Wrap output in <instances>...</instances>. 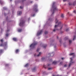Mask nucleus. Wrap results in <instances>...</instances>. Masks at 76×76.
I'll list each match as a JSON object with an SVG mask.
<instances>
[{"instance_id": "nucleus-1", "label": "nucleus", "mask_w": 76, "mask_h": 76, "mask_svg": "<svg viewBox=\"0 0 76 76\" xmlns=\"http://www.w3.org/2000/svg\"><path fill=\"white\" fill-rule=\"evenodd\" d=\"M54 4H55V2H53V5H52V7L53 8V13H52V15H53V14H54V13L55 12V11H56V10H58V9L57 8V7H54Z\"/></svg>"}, {"instance_id": "nucleus-2", "label": "nucleus", "mask_w": 76, "mask_h": 76, "mask_svg": "<svg viewBox=\"0 0 76 76\" xmlns=\"http://www.w3.org/2000/svg\"><path fill=\"white\" fill-rule=\"evenodd\" d=\"M37 45V42H34L30 45V47H33V48H34Z\"/></svg>"}, {"instance_id": "nucleus-3", "label": "nucleus", "mask_w": 76, "mask_h": 76, "mask_svg": "<svg viewBox=\"0 0 76 76\" xmlns=\"http://www.w3.org/2000/svg\"><path fill=\"white\" fill-rule=\"evenodd\" d=\"M61 25V22H59L58 23V25H55V29L53 30V32H55V31H56V30H57V29H56V28H57V27H58V26H59V25Z\"/></svg>"}, {"instance_id": "nucleus-4", "label": "nucleus", "mask_w": 76, "mask_h": 76, "mask_svg": "<svg viewBox=\"0 0 76 76\" xmlns=\"http://www.w3.org/2000/svg\"><path fill=\"white\" fill-rule=\"evenodd\" d=\"M34 10L35 12H38V9H37V5H35L34 6Z\"/></svg>"}, {"instance_id": "nucleus-5", "label": "nucleus", "mask_w": 76, "mask_h": 76, "mask_svg": "<svg viewBox=\"0 0 76 76\" xmlns=\"http://www.w3.org/2000/svg\"><path fill=\"white\" fill-rule=\"evenodd\" d=\"M25 21L24 20H22L21 21L20 23V26H23L24 25V23H25Z\"/></svg>"}, {"instance_id": "nucleus-6", "label": "nucleus", "mask_w": 76, "mask_h": 76, "mask_svg": "<svg viewBox=\"0 0 76 76\" xmlns=\"http://www.w3.org/2000/svg\"><path fill=\"white\" fill-rule=\"evenodd\" d=\"M42 32V30H40L39 31L37 34V36H39L41 33Z\"/></svg>"}, {"instance_id": "nucleus-7", "label": "nucleus", "mask_w": 76, "mask_h": 76, "mask_svg": "<svg viewBox=\"0 0 76 76\" xmlns=\"http://www.w3.org/2000/svg\"><path fill=\"white\" fill-rule=\"evenodd\" d=\"M70 59H71V61H70V63L69 65V67H70V66H71V65H72V64H73V63H74V62H72V58H70Z\"/></svg>"}, {"instance_id": "nucleus-8", "label": "nucleus", "mask_w": 76, "mask_h": 76, "mask_svg": "<svg viewBox=\"0 0 76 76\" xmlns=\"http://www.w3.org/2000/svg\"><path fill=\"white\" fill-rule=\"evenodd\" d=\"M36 70L37 69L36 68V67H34L33 68L32 72H35V71H36Z\"/></svg>"}, {"instance_id": "nucleus-9", "label": "nucleus", "mask_w": 76, "mask_h": 76, "mask_svg": "<svg viewBox=\"0 0 76 76\" xmlns=\"http://www.w3.org/2000/svg\"><path fill=\"white\" fill-rule=\"evenodd\" d=\"M69 56H73V57H75V53H72L69 54Z\"/></svg>"}, {"instance_id": "nucleus-10", "label": "nucleus", "mask_w": 76, "mask_h": 76, "mask_svg": "<svg viewBox=\"0 0 76 76\" xmlns=\"http://www.w3.org/2000/svg\"><path fill=\"white\" fill-rule=\"evenodd\" d=\"M7 45V44L6 43L4 44H1L0 45V46H3L4 47H6Z\"/></svg>"}, {"instance_id": "nucleus-11", "label": "nucleus", "mask_w": 76, "mask_h": 76, "mask_svg": "<svg viewBox=\"0 0 76 76\" xmlns=\"http://www.w3.org/2000/svg\"><path fill=\"white\" fill-rule=\"evenodd\" d=\"M49 55H50V56L53 57V56H54V53H52L50 54V53H49Z\"/></svg>"}, {"instance_id": "nucleus-12", "label": "nucleus", "mask_w": 76, "mask_h": 76, "mask_svg": "<svg viewBox=\"0 0 76 76\" xmlns=\"http://www.w3.org/2000/svg\"><path fill=\"white\" fill-rule=\"evenodd\" d=\"M12 39L15 41H17V39L16 38H14Z\"/></svg>"}, {"instance_id": "nucleus-13", "label": "nucleus", "mask_w": 76, "mask_h": 76, "mask_svg": "<svg viewBox=\"0 0 76 76\" xmlns=\"http://www.w3.org/2000/svg\"><path fill=\"white\" fill-rule=\"evenodd\" d=\"M57 61H54L53 62V64H57Z\"/></svg>"}, {"instance_id": "nucleus-14", "label": "nucleus", "mask_w": 76, "mask_h": 76, "mask_svg": "<svg viewBox=\"0 0 76 76\" xmlns=\"http://www.w3.org/2000/svg\"><path fill=\"white\" fill-rule=\"evenodd\" d=\"M19 49H17L15 50V53H18L19 52Z\"/></svg>"}, {"instance_id": "nucleus-15", "label": "nucleus", "mask_w": 76, "mask_h": 76, "mask_svg": "<svg viewBox=\"0 0 76 76\" xmlns=\"http://www.w3.org/2000/svg\"><path fill=\"white\" fill-rule=\"evenodd\" d=\"M58 20H57V19H56V20H55V22L56 23V24H57V23H58Z\"/></svg>"}, {"instance_id": "nucleus-16", "label": "nucleus", "mask_w": 76, "mask_h": 76, "mask_svg": "<svg viewBox=\"0 0 76 76\" xmlns=\"http://www.w3.org/2000/svg\"><path fill=\"white\" fill-rule=\"evenodd\" d=\"M41 54V52H40L38 55H37V57H39V56H40Z\"/></svg>"}, {"instance_id": "nucleus-17", "label": "nucleus", "mask_w": 76, "mask_h": 76, "mask_svg": "<svg viewBox=\"0 0 76 76\" xmlns=\"http://www.w3.org/2000/svg\"><path fill=\"white\" fill-rule=\"evenodd\" d=\"M22 31V29H19L18 30V32H21Z\"/></svg>"}, {"instance_id": "nucleus-18", "label": "nucleus", "mask_w": 76, "mask_h": 76, "mask_svg": "<svg viewBox=\"0 0 76 76\" xmlns=\"http://www.w3.org/2000/svg\"><path fill=\"white\" fill-rule=\"evenodd\" d=\"M29 65V64H26L25 66V67H28Z\"/></svg>"}, {"instance_id": "nucleus-19", "label": "nucleus", "mask_w": 76, "mask_h": 76, "mask_svg": "<svg viewBox=\"0 0 76 76\" xmlns=\"http://www.w3.org/2000/svg\"><path fill=\"white\" fill-rule=\"evenodd\" d=\"M19 15H20L22 14V11H19Z\"/></svg>"}, {"instance_id": "nucleus-20", "label": "nucleus", "mask_w": 76, "mask_h": 76, "mask_svg": "<svg viewBox=\"0 0 76 76\" xmlns=\"http://www.w3.org/2000/svg\"><path fill=\"white\" fill-rule=\"evenodd\" d=\"M47 46V45H45L43 46V48H46Z\"/></svg>"}, {"instance_id": "nucleus-21", "label": "nucleus", "mask_w": 76, "mask_h": 76, "mask_svg": "<svg viewBox=\"0 0 76 76\" xmlns=\"http://www.w3.org/2000/svg\"><path fill=\"white\" fill-rule=\"evenodd\" d=\"M45 60V58L43 57L42 58V61H43V60Z\"/></svg>"}, {"instance_id": "nucleus-22", "label": "nucleus", "mask_w": 76, "mask_h": 76, "mask_svg": "<svg viewBox=\"0 0 76 76\" xmlns=\"http://www.w3.org/2000/svg\"><path fill=\"white\" fill-rule=\"evenodd\" d=\"M75 39H76V36H74V38L73 39V40H75Z\"/></svg>"}, {"instance_id": "nucleus-23", "label": "nucleus", "mask_w": 76, "mask_h": 76, "mask_svg": "<svg viewBox=\"0 0 76 76\" xmlns=\"http://www.w3.org/2000/svg\"><path fill=\"white\" fill-rule=\"evenodd\" d=\"M68 39V37H65V40H66V39Z\"/></svg>"}, {"instance_id": "nucleus-24", "label": "nucleus", "mask_w": 76, "mask_h": 76, "mask_svg": "<svg viewBox=\"0 0 76 76\" xmlns=\"http://www.w3.org/2000/svg\"><path fill=\"white\" fill-rule=\"evenodd\" d=\"M3 9L4 10H6L7 8L6 7H4L3 8Z\"/></svg>"}, {"instance_id": "nucleus-25", "label": "nucleus", "mask_w": 76, "mask_h": 76, "mask_svg": "<svg viewBox=\"0 0 76 76\" xmlns=\"http://www.w3.org/2000/svg\"><path fill=\"white\" fill-rule=\"evenodd\" d=\"M72 42V40H69V43L70 44V43H71Z\"/></svg>"}, {"instance_id": "nucleus-26", "label": "nucleus", "mask_w": 76, "mask_h": 76, "mask_svg": "<svg viewBox=\"0 0 76 76\" xmlns=\"http://www.w3.org/2000/svg\"><path fill=\"white\" fill-rule=\"evenodd\" d=\"M3 52V50H0V53H2Z\"/></svg>"}, {"instance_id": "nucleus-27", "label": "nucleus", "mask_w": 76, "mask_h": 76, "mask_svg": "<svg viewBox=\"0 0 76 76\" xmlns=\"http://www.w3.org/2000/svg\"><path fill=\"white\" fill-rule=\"evenodd\" d=\"M61 17L62 18H64V15H63V14H62L61 15Z\"/></svg>"}, {"instance_id": "nucleus-28", "label": "nucleus", "mask_w": 76, "mask_h": 76, "mask_svg": "<svg viewBox=\"0 0 76 76\" xmlns=\"http://www.w3.org/2000/svg\"><path fill=\"white\" fill-rule=\"evenodd\" d=\"M67 65L66 64H65L64 65V67H67Z\"/></svg>"}, {"instance_id": "nucleus-29", "label": "nucleus", "mask_w": 76, "mask_h": 76, "mask_svg": "<svg viewBox=\"0 0 76 76\" xmlns=\"http://www.w3.org/2000/svg\"><path fill=\"white\" fill-rule=\"evenodd\" d=\"M45 34H48V32H47V31H45Z\"/></svg>"}, {"instance_id": "nucleus-30", "label": "nucleus", "mask_w": 76, "mask_h": 76, "mask_svg": "<svg viewBox=\"0 0 76 76\" xmlns=\"http://www.w3.org/2000/svg\"><path fill=\"white\" fill-rule=\"evenodd\" d=\"M69 31V28H67V29H66V32H67V31Z\"/></svg>"}, {"instance_id": "nucleus-31", "label": "nucleus", "mask_w": 76, "mask_h": 76, "mask_svg": "<svg viewBox=\"0 0 76 76\" xmlns=\"http://www.w3.org/2000/svg\"><path fill=\"white\" fill-rule=\"evenodd\" d=\"M43 67H44L45 69L46 68V67H45V65H44L43 66Z\"/></svg>"}, {"instance_id": "nucleus-32", "label": "nucleus", "mask_w": 76, "mask_h": 76, "mask_svg": "<svg viewBox=\"0 0 76 76\" xmlns=\"http://www.w3.org/2000/svg\"><path fill=\"white\" fill-rule=\"evenodd\" d=\"M51 69H52V68H49L48 69V70H51Z\"/></svg>"}, {"instance_id": "nucleus-33", "label": "nucleus", "mask_w": 76, "mask_h": 76, "mask_svg": "<svg viewBox=\"0 0 76 76\" xmlns=\"http://www.w3.org/2000/svg\"><path fill=\"white\" fill-rule=\"evenodd\" d=\"M20 9H23V7H22V6H20Z\"/></svg>"}, {"instance_id": "nucleus-34", "label": "nucleus", "mask_w": 76, "mask_h": 76, "mask_svg": "<svg viewBox=\"0 0 76 76\" xmlns=\"http://www.w3.org/2000/svg\"><path fill=\"white\" fill-rule=\"evenodd\" d=\"M8 35H9V34H6V37H8Z\"/></svg>"}, {"instance_id": "nucleus-35", "label": "nucleus", "mask_w": 76, "mask_h": 76, "mask_svg": "<svg viewBox=\"0 0 76 76\" xmlns=\"http://www.w3.org/2000/svg\"><path fill=\"white\" fill-rule=\"evenodd\" d=\"M0 41L1 42H3V39H1Z\"/></svg>"}, {"instance_id": "nucleus-36", "label": "nucleus", "mask_w": 76, "mask_h": 76, "mask_svg": "<svg viewBox=\"0 0 76 76\" xmlns=\"http://www.w3.org/2000/svg\"><path fill=\"white\" fill-rule=\"evenodd\" d=\"M63 64V62H61L60 63V64Z\"/></svg>"}, {"instance_id": "nucleus-37", "label": "nucleus", "mask_w": 76, "mask_h": 76, "mask_svg": "<svg viewBox=\"0 0 76 76\" xmlns=\"http://www.w3.org/2000/svg\"><path fill=\"white\" fill-rule=\"evenodd\" d=\"M6 66H9V64H5Z\"/></svg>"}, {"instance_id": "nucleus-38", "label": "nucleus", "mask_w": 76, "mask_h": 76, "mask_svg": "<svg viewBox=\"0 0 76 76\" xmlns=\"http://www.w3.org/2000/svg\"><path fill=\"white\" fill-rule=\"evenodd\" d=\"M74 13H76V11L75 10L74 11Z\"/></svg>"}, {"instance_id": "nucleus-39", "label": "nucleus", "mask_w": 76, "mask_h": 76, "mask_svg": "<svg viewBox=\"0 0 76 76\" xmlns=\"http://www.w3.org/2000/svg\"><path fill=\"white\" fill-rule=\"evenodd\" d=\"M39 49H37V51H39Z\"/></svg>"}, {"instance_id": "nucleus-40", "label": "nucleus", "mask_w": 76, "mask_h": 76, "mask_svg": "<svg viewBox=\"0 0 76 76\" xmlns=\"http://www.w3.org/2000/svg\"><path fill=\"white\" fill-rule=\"evenodd\" d=\"M59 42L61 43V39H60L59 40Z\"/></svg>"}, {"instance_id": "nucleus-41", "label": "nucleus", "mask_w": 76, "mask_h": 76, "mask_svg": "<svg viewBox=\"0 0 76 76\" xmlns=\"http://www.w3.org/2000/svg\"><path fill=\"white\" fill-rule=\"evenodd\" d=\"M66 0H63V1H64H64H66Z\"/></svg>"}, {"instance_id": "nucleus-42", "label": "nucleus", "mask_w": 76, "mask_h": 76, "mask_svg": "<svg viewBox=\"0 0 76 76\" xmlns=\"http://www.w3.org/2000/svg\"><path fill=\"white\" fill-rule=\"evenodd\" d=\"M62 28H63V26H62V27L61 28V29H62Z\"/></svg>"}, {"instance_id": "nucleus-43", "label": "nucleus", "mask_w": 76, "mask_h": 76, "mask_svg": "<svg viewBox=\"0 0 76 76\" xmlns=\"http://www.w3.org/2000/svg\"><path fill=\"white\" fill-rule=\"evenodd\" d=\"M61 59H62V60H63V59H64V58H61Z\"/></svg>"}, {"instance_id": "nucleus-44", "label": "nucleus", "mask_w": 76, "mask_h": 76, "mask_svg": "<svg viewBox=\"0 0 76 76\" xmlns=\"http://www.w3.org/2000/svg\"><path fill=\"white\" fill-rule=\"evenodd\" d=\"M50 64H48V66H50Z\"/></svg>"}, {"instance_id": "nucleus-45", "label": "nucleus", "mask_w": 76, "mask_h": 76, "mask_svg": "<svg viewBox=\"0 0 76 76\" xmlns=\"http://www.w3.org/2000/svg\"><path fill=\"white\" fill-rule=\"evenodd\" d=\"M61 76V75H60V76H59V75H57V76Z\"/></svg>"}, {"instance_id": "nucleus-46", "label": "nucleus", "mask_w": 76, "mask_h": 76, "mask_svg": "<svg viewBox=\"0 0 76 76\" xmlns=\"http://www.w3.org/2000/svg\"><path fill=\"white\" fill-rule=\"evenodd\" d=\"M69 5H71V4H70V3H69Z\"/></svg>"}, {"instance_id": "nucleus-47", "label": "nucleus", "mask_w": 76, "mask_h": 76, "mask_svg": "<svg viewBox=\"0 0 76 76\" xmlns=\"http://www.w3.org/2000/svg\"><path fill=\"white\" fill-rule=\"evenodd\" d=\"M53 76H56V75H53Z\"/></svg>"}, {"instance_id": "nucleus-48", "label": "nucleus", "mask_w": 76, "mask_h": 76, "mask_svg": "<svg viewBox=\"0 0 76 76\" xmlns=\"http://www.w3.org/2000/svg\"><path fill=\"white\" fill-rule=\"evenodd\" d=\"M35 16V14H34L33 15V16Z\"/></svg>"}, {"instance_id": "nucleus-49", "label": "nucleus", "mask_w": 76, "mask_h": 76, "mask_svg": "<svg viewBox=\"0 0 76 76\" xmlns=\"http://www.w3.org/2000/svg\"><path fill=\"white\" fill-rule=\"evenodd\" d=\"M9 31V30H7V32H8Z\"/></svg>"}, {"instance_id": "nucleus-50", "label": "nucleus", "mask_w": 76, "mask_h": 76, "mask_svg": "<svg viewBox=\"0 0 76 76\" xmlns=\"http://www.w3.org/2000/svg\"><path fill=\"white\" fill-rule=\"evenodd\" d=\"M64 47H66V46H65V45H64Z\"/></svg>"}, {"instance_id": "nucleus-51", "label": "nucleus", "mask_w": 76, "mask_h": 76, "mask_svg": "<svg viewBox=\"0 0 76 76\" xmlns=\"http://www.w3.org/2000/svg\"><path fill=\"white\" fill-rule=\"evenodd\" d=\"M34 56L35 57V54H34Z\"/></svg>"}, {"instance_id": "nucleus-52", "label": "nucleus", "mask_w": 76, "mask_h": 76, "mask_svg": "<svg viewBox=\"0 0 76 76\" xmlns=\"http://www.w3.org/2000/svg\"><path fill=\"white\" fill-rule=\"evenodd\" d=\"M54 48H56V46H54Z\"/></svg>"}, {"instance_id": "nucleus-53", "label": "nucleus", "mask_w": 76, "mask_h": 76, "mask_svg": "<svg viewBox=\"0 0 76 76\" xmlns=\"http://www.w3.org/2000/svg\"><path fill=\"white\" fill-rule=\"evenodd\" d=\"M57 38L58 39V37H57Z\"/></svg>"}, {"instance_id": "nucleus-54", "label": "nucleus", "mask_w": 76, "mask_h": 76, "mask_svg": "<svg viewBox=\"0 0 76 76\" xmlns=\"http://www.w3.org/2000/svg\"><path fill=\"white\" fill-rule=\"evenodd\" d=\"M10 1H12V0H10Z\"/></svg>"}, {"instance_id": "nucleus-55", "label": "nucleus", "mask_w": 76, "mask_h": 76, "mask_svg": "<svg viewBox=\"0 0 76 76\" xmlns=\"http://www.w3.org/2000/svg\"><path fill=\"white\" fill-rule=\"evenodd\" d=\"M23 0V1H25V0Z\"/></svg>"}, {"instance_id": "nucleus-56", "label": "nucleus", "mask_w": 76, "mask_h": 76, "mask_svg": "<svg viewBox=\"0 0 76 76\" xmlns=\"http://www.w3.org/2000/svg\"><path fill=\"white\" fill-rule=\"evenodd\" d=\"M68 13H69V12H68Z\"/></svg>"}]
</instances>
